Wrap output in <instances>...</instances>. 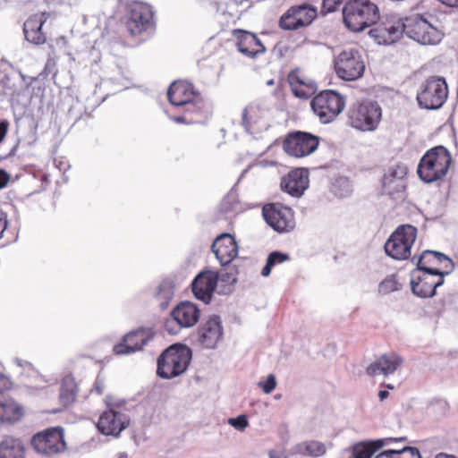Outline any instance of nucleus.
I'll return each mask as SVG.
<instances>
[{
	"label": "nucleus",
	"instance_id": "f257e3e1",
	"mask_svg": "<svg viewBox=\"0 0 458 458\" xmlns=\"http://www.w3.org/2000/svg\"><path fill=\"white\" fill-rule=\"evenodd\" d=\"M406 36L423 46H435L444 38L442 22L429 13L405 17Z\"/></svg>",
	"mask_w": 458,
	"mask_h": 458
},
{
	"label": "nucleus",
	"instance_id": "f03ea898",
	"mask_svg": "<svg viewBox=\"0 0 458 458\" xmlns=\"http://www.w3.org/2000/svg\"><path fill=\"white\" fill-rule=\"evenodd\" d=\"M344 25L353 32H360L379 19L377 4L369 0H350L343 8Z\"/></svg>",
	"mask_w": 458,
	"mask_h": 458
},
{
	"label": "nucleus",
	"instance_id": "7ed1b4c3",
	"mask_svg": "<svg viewBox=\"0 0 458 458\" xmlns=\"http://www.w3.org/2000/svg\"><path fill=\"white\" fill-rule=\"evenodd\" d=\"M451 161V155L444 146L432 148L420 158L418 175L426 183L442 180L447 174Z\"/></svg>",
	"mask_w": 458,
	"mask_h": 458
},
{
	"label": "nucleus",
	"instance_id": "20e7f679",
	"mask_svg": "<svg viewBox=\"0 0 458 458\" xmlns=\"http://www.w3.org/2000/svg\"><path fill=\"white\" fill-rule=\"evenodd\" d=\"M106 403L107 408L99 416L97 428L103 435L117 437L130 424V417L124 408L125 401L108 396Z\"/></svg>",
	"mask_w": 458,
	"mask_h": 458
},
{
	"label": "nucleus",
	"instance_id": "39448f33",
	"mask_svg": "<svg viewBox=\"0 0 458 458\" xmlns=\"http://www.w3.org/2000/svg\"><path fill=\"white\" fill-rule=\"evenodd\" d=\"M191 360V351L184 345H172L157 360V375L171 379L184 373Z\"/></svg>",
	"mask_w": 458,
	"mask_h": 458
},
{
	"label": "nucleus",
	"instance_id": "423d86ee",
	"mask_svg": "<svg viewBox=\"0 0 458 458\" xmlns=\"http://www.w3.org/2000/svg\"><path fill=\"white\" fill-rule=\"evenodd\" d=\"M242 124L246 132L255 139H262L271 127V110L265 100H256L247 106L242 114Z\"/></svg>",
	"mask_w": 458,
	"mask_h": 458
},
{
	"label": "nucleus",
	"instance_id": "0eeeda50",
	"mask_svg": "<svg viewBox=\"0 0 458 458\" xmlns=\"http://www.w3.org/2000/svg\"><path fill=\"white\" fill-rule=\"evenodd\" d=\"M382 117V110L377 102L363 101L353 105L349 111L352 127L361 131H375Z\"/></svg>",
	"mask_w": 458,
	"mask_h": 458
},
{
	"label": "nucleus",
	"instance_id": "6e6552de",
	"mask_svg": "<svg viewBox=\"0 0 458 458\" xmlns=\"http://www.w3.org/2000/svg\"><path fill=\"white\" fill-rule=\"evenodd\" d=\"M447 95L445 80L441 77H430L421 84L417 93V101L421 108L435 110L444 105Z\"/></svg>",
	"mask_w": 458,
	"mask_h": 458
},
{
	"label": "nucleus",
	"instance_id": "1a4fd4ad",
	"mask_svg": "<svg viewBox=\"0 0 458 458\" xmlns=\"http://www.w3.org/2000/svg\"><path fill=\"white\" fill-rule=\"evenodd\" d=\"M416 237L417 228L413 225L398 226L385 243L386 253L394 259H407Z\"/></svg>",
	"mask_w": 458,
	"mask_h": 458
},
{
	"label": "nucleus",
	"instance_id": "9d476101",
	"mask_svg": "<svg viewBox=\"0 0 458 458\" xmlns=\"http://www.w3.org/2000/svg\"><path fill=\"white\" fill-rule=\"evenodd\" d=\"M310 106L322 123H329L344 110L345 103L337 92L325 90L311 100Z\"/></svg>",
	"mask_w": 458,
	"mask_h": 458
},
{
	"label": "nucleus",
	"instance_id": "9b49d317",
	"mask_svg": "<svg viewBox=\"0 0 458 458\" xmlns=\"http://www.w3.org/2000/svg\"><path fill=\"white\" fill-rule=\"evenodd\" d=\"M335 71L344 81H355L360 78L365 71V63L358 49L343 50L335 59Z\"/></svg>",
	"mask_w": 458,
	"mask_h": 458
},
{
	"label": "nucleus",
	"instance_id": "f8f14e48",
	"mask_svg": "<svg viewBox=\"0 0 458 458\" xmlns=\"http://www.w3.org/2000/svg\"><path fill=\"white\" fill-rule=\"evenodd\" d=\"M199 316V309L195 303L182 301L172 310L171 318L165 321V327L169 334L175 335L181 328L193 327Z\"/></svg>",
	"mask_w": 458,
	"mask_h": 458
},
{
	"label": "nucleus",
	"instance_id": "ddd939ff",
	"mask_svg": "<svg viewBox=\"0 0 458 458\" xmlns=\"http://www.w3.org/2000/svg\"><path fill=\"white\" fill-rule=\"evenodd\" d=\"M152 7L142 2H132L127 7L126 26L131 35H139L153 26Z\"/></svg>",
	"mask_w": 458,
	"mask_h": 458
},
{
	"label": "nucleus",
	"instance_id": "4468645a",
	"mask_svg": "<svg viewBox=\"0 0 458 458\" xmlns=\"http://www.w3.org/2000/svg\"><path fill=\"white\" fill-rule=\"evenodd\" d=\"M446 275L442 270H430V272L414 270L411 278V291L421 298L433 297L437 288L444 284V277Z\"/></svg>",
	"mask_w": 458,
	"mask_h": 458
},
{
	"label": "nucleus",
	"instance_id": "2eb2a0df",
	"mask_svg": "<svg viewBox=\"0 0 458 458\" xmlns=\"http://www.w3.org/2000/svg\"><path fill=\"white\" fill-rule=\"evenodd\" d=\"M169 102L174 106L186 108L198 106L199 109L207 107L204 101L194 90L192 84L178 81L173 82L167 91Z\"/></svg>",
	"mask_w": 458,
	"mask_h": 458
},
{
	"label": "nucleus",
	"instance_id": "dca6fc26",
	"mask_svg": "<svg viewBox=\"0 0 458 458\" xmlns=\"http://www.w3.org/2000/svg\"><path fill=\"white\" fill-rule=\"evenodd\" d=\"M262 215L266 222L278 233H287L295 227L293 209L281 203L266 205L262 209Z\"/></svg>",
	"mask_w": 458,
	"mask_h": 458
},
{
	"label": "nucleus",
	"instance_id": "f3484780",
	"mask_svg": "<svg viewBox=\"0 0 458 458\" xmlns=\"http://www.w3.org/2000/svg\"><path fill=\"white\" fill-rule=\"evenodd\" d=\"M318 11L314 6L303 4L290 7L280 18L279 25L285 30H294L309 26L317 17Z\"/></svg>",
	"mask_w": 458,
	"mask_h": 458
},
{
	"label": "nucleus",
	"instance_id": "a211bd4d",
	"mask_svg": "<svg viewBox=\"0 0 458 458\" xmlns=\"http://www.w3.org/2000/svg\"><path fill=\"white\" fill-rule=\"evenodd\" d=\"M318 137L305 131L290 133L284 141V151L295 157H303L313 153L318 147Z\"/></svg>",
	"mask_w": 458,
	"mask_h": 458
},
{
	"label": "nucleus",
	"instance_id": "6ab92c4d",
	"mask_svg": "<svg viewBox=\"0 0 458 458\" xmlns=\"http://www.w3.org/2000/svg\"><path fill=\"white\" fill-rule=\"evenodd\" d=\"M31 445L38 453L47 455L60 453L65 448L63 430L55 428L38 433L32 437Z\"/></svg>",
	"mask_w": 458,
	"mask_h": 458
},
{
	"label": "nucleus",
	"instance_id": "aec40b11",
	"mask_svg": "<svg viewBox=\"0 0 458 458\" xmlns=\"http://www.w3.org/2000/svg\"><path fill=\"white\" fill-rule=\"evenodd\" d=\"M154 338V333L149 328H140L126 334L122 342L114 346L116 355H129L141 351Z\"/></svg>",
	"mask_w": 458,
	"mask_h": 458
},
{
	"label": "nucleus",
	"instance_id": "412c9836",
	"mask_svg": "<svg viewBox=\"0 0 458 458\" xmlns=\"http://www.w3.org/2000/svg\"><path fill=\"white\" fill-rule=\"evenodd\" d=\"M405 18L400 19L395 16L387 18L377 28L369 31L379 44L390 45L398 40L404 33L406 35Z\"/></svg>",
	"mask_w": 458,
	"mask_h": 458
},
{
	"label": "nucleus",
	"instance_id": "4be33fe9",
	"mask_svg": "<svg viewBox=\"0 0 458 458\" xmlns=\"http://www.w3.org/2000/svg\"><path fill=\"white\" fill-rule=\"evenodd\" d=\"M224 334L222 321L219 316H210L199 327L196 341L203 348L213 349L222 339Z\"/></svg>",
	"mask_w": 458,
	"mask_h": 458
},
{
	"label": "nucleus",
	"instance_id": "5701e85b",
	"mask_svg": "<svg viewBox=\"0 0 458 458\" xmlns=\"http://www.w3.org/2000/svg\"><path fill=\"white\" fill-rule=\"evenodd\" d=\"M217 282V273L210 270L200 272L191 283V290L194 296L204 303L208 304L212 300Z\"/></svg>",
	"mask_w": 458,
	"mask_h": 458
},
{
	"label": "nucleus",
	"instance_id": "b1692460",
	"mask_svg": "<svg viewBox=\"0 0 458 458\" xmlns=\"http://www.w3.org/2000/svg\"><path fill=\"white\" fill-rule=\"evenodd\" d=\"M454 269V263L446 255L433 250H424L417 261V268L423 272L430 270H442L443 273L450 274Z\"/></svg>",
	"mask_w": 458,
	"mask_h": 458
},
{
	"label": "nucleus",
	"instance_id": "393cba45",
	"mask_svg": "<svg viewBox=\"0 0 458 458\" xmlns=\"http://www.w3.org/2000/svg\"><path fill=\"white\" fill-rule=\"evenodd\" d=\"M215 253L221 266L230 264L238 255V245L230 233H222L217 236L212 244Z\"/></svg>",
	"mask_w": 458,
	"mask_h": 458
},
{
	"label": "nucleus",
	"instance_id": "a878e982",
	"mask_svg": "<svg viewBox=\"0 0 458 458\" xmlns=\"http://www.w3.org/2000/svg\"><path fill=\"white\" fill-rule=\"evenodd\" d=\"M233 35L236 38L235 45L238 51L249 58L253 59L266 51V47L261 41L251 32L234 30Z\"/></svg>",
	"mask_w": 458,
	"mask_h": 458
},
{
	"label": "nucleus",
	"instance_id": "bb28decb",
	"mask_svg": "<svg viewBox=\"0 0 458 458\" xmlns=\"http://www.w3.org/2000/svg\"><path fill=\"white\" fill-rule=\"evenodd\" d=\"M309 187L308 170L304 168L294 169L282 178L281 188L293 197H301Z\"/></svg>",
	"mask_w": 458,
	"mask_h": 458
},
{
	"label": "nucleus",
	"instance_id": "cd10ccee",
	"mask_svg": "<svg viewBox=\"0 0 458 458\" xmlns=\"http://www.w3.org/2000/svg\"><path fill=\"white\" fill-rule=\"evenodd\" d=\"M407 168L405 165H394L388 169L383 177L382 186L385 193L394 196L403 193L406 187Z\"/></svg>",
	"mask_w": 458,
	"mask_h": 458
},
{
	"label": "nucleus",
	"instance_id": "c85d7f7f",
	"mask_svg": "<svg viewBox=\"0 0 458 458\" xmlns=\"http://www.w3.org/2000/svg\"><path fill=\"white\" fill-rule=\"evenodd\" d=\"M403 363V359L395 352L381 355L367 368L368 375L371 377L394 373Z\"/></svg>",
	"mask_w": 458,
	"mask_h": 458
},
{
	"label": "nucleus",
	"instance_id": "c756f323",
	"mask_svg": "<svg viewBox=\"0 0 458 458\" xmlns=\"http://www.w3.org/2000/svg\"><path fill=\"white\" fill-rule=\"evenodd\" d=\"M47 17L46 13L35 14L29 18L23 25L25 38L33 44L39 45L46 42V36L42 32V26Z\"/></svg>",
	"mask_w": 458,
	"mask_h": 458
},
{
	"label": "nucleus",
	"instance_id": "7c9ffc66",
	"mask_svg": "<svg viewBox=\"0 0 458 458\" xmlns=\"http://www.w3.org/2000/svg\"><path fill=\"white\" fill-rule=\"evenodd\" d=\"M289 83L293 95L299 98H309L317 90L316 82L297 73H290Z\"/></svg>",
	"mask_w": 458,
	"mask_h": 458
},
{
	"label": "nucleus",
	"instance_id": "2f4dec72",
	"mask_svg": "<svg viewBox=\"0 0 458 458\" xmlns=\"http://www.w3.org/2000/svg\"><path fill=\"white\" fill-rule=\"evenodd\" d=\"M326 453V445L317 440L300 442L290 448V454L307 455L314 458L323 456Z\"/></svg>",
	"mask_w": 458,
	"mask_h": 458
},
{
	"label": "nucleus",
	"instance_id": "473e14b6",
	"mask_svg": "<svg viewBox=\"0 0 458 458\" xmlns=\"http://www.w3.org/2000/svg\"><path fill=\"white\" fill-rule=\"evenodd\" d=\"M25 448L22 442L12 437H5L0 443V458H24Z\"/></svg>",
	"mask_w": 458,
	"mask_h": 458
},
{
	"label": "nucleus",
	"instance_id": "72a5a7b5",
	"mask_svg": "<svg viewBox=\"0 0 458 458\" xmlns=\"http://www.w3.org/2000/svg\"><path fill=\"white\" fill-rule=\"evenodd\" d=\"M174 295V285L171 279L161 281L155 293V299L161 310H165Z\"/></svg>",
	"mask_w": 458,
	"mask_h": 458
},
{
	"label": "nucleus",
	"instance_id": "f704fd0d",
	"mask_svg": "<svg viewBox=\"0 0 458 458\" xmlns=\"http://www.w3.org/2000/svg\"><path fill=\"white\" fill-rule=\"evenodd\" d=\"M22 416L21 407L12 399L0 400V420L15 421Z\"/></svg>",
	"mask_w": 458,
	"mask_h": 458
},
{
	"label": "nucleus",
	"instance_id": "c9c22d12",
	"mask_svg": "<svg viewBox=\"0 0 458 458\" xmlns=\"http://www.w3.org/2000/svg\"><path fill=\"white\" fill-rule=\"evenodd\" d=\"M76 397V385L72 377H64L60 388V401L67 406L71 404Z\"/></svg>",
	"mask_w": 458,
	"mask_h": 458
},
{
	"label": "nucleus",
	"instance_id": "e433bc0d",
	"mask_svg": "<svg viewBox=\"0 0 458 458\" xmlns=\"http://www.w3.org/2000/svg\"><path fill=\"white\" fill-rule=\"evenodd\" d=\"M289 259V255L280 251L271 252L267 259V263L261 270V276L267 277L270 275L272 268L278 264H282Z\"/></svg>",
	"mask_w": 458,
	"mask_h": 458
},
{
	"label": "nucleus",
	"instance_id": "4c0bfd02",
	"mask_svg": "<svg viewBox=\"0 0 458 458\" xmlns=\"http://www.w3.org/2000/svg\"><path fill=\"white\" fill-rule=\"evenodd\" d=\"M401 284L397 281L394 275L386 276L378 284V293L382 295H386L391 293L399 291L401 289Z\"/></svg>",
	"mask_w": 458,
	"mask_h": 458
},
{
	"label": "nucleus",
	"instance_id": "58836bf2",
	"mask_svg": "<svg viewBox=\"0 0 458 458\" xmlns=\"http://www.w3.org/2000/svg\"><path fill=\"white\" fill-rule=\"evenodd\" d=\"M372 455L373 453L364 442L358 443L352 447V458H371Z\"/></svg>",
	"mask_w": 458,
	"mask_h": 458
},
{
	"label": "nucleus",
	"instance_id": "ea45409f",
	"mask_svg": "<svg viewBox=\"0 0 458 458\" xmlns=\"http://www.w3.org/2000/svg\"><path fill=\"white\" fill-rule=\"evenodd\" d=\"M228 424L237 430L242 431L249 426L246 415L242 414L236 418H229Z\"/></svg>",
	"mask_w": 458,
	"mask_h": 458
},
{
	"label": "nucleus",
	"instance_id": "a19ab883",
	"mask_svg": "<svg viewBox=\"0 0 458 458\" xmlns=\"http://www.w3.org/2000/svg\"><path fill=\"white\" fill-rule=\"evenodd\" d=\"M393 440L392 437L380 438L376 440L365 441L364 444L368 445L373 454L383 446L388 445Z\"/></svg>",
	"mask_w": 458,
	"mask_h": 458
},
{
	"label": "nucleus",
	"instance_id": "79ce46f5",
	"mask_svg": "<svg viewBox=\"0 0 458 458\" xmlns=\"http://www.w3.org/2000/svg\"><path fill=\"white\" fill-rule=\"evenodd\" d=\"M342 4V0H323L321 13L323 14L335 12Z\"/></svg>",
	"mask_w": 458,
	"mask_h": 458
},
{
	"label": "nucleus",
	"instance_id": "37998d69",
	"mask_svg": "<svg viewBox=\"0 0 458 458\" xmlns=\"http://www.w3.org/2000/svg\"><path fill=\"white\" fill-rule=\"evenodd\" d=\"M264 393L270 394L276 386V377L273 374L267 376L266 381L259 382Z\"/></svg>",
	"mask_w": 458,
	"mask_h": 458
},
{
	"label": "nucleus",
	"instance_id": "c03bdc74",
	"mask_svg": "<svg viewBox=\"0 0 458 458\" xmlns=\"http://www.w3.org/2000/svg\"><path fill=\"white\" fill-rule=\"evenodd\" d=\"M206 105H207V107H204L201 109H199L198 106L190 107V109L186 108L185 106H182V107H183V110L185 113L196 114L197 115H199L200 117L208 118V115L210 114V105L208 102H206Z\"/></svg>",
	"mask_w": 458,
	"mask_h": 458
},
{
	"label": "nucleus",
	"instance_id": "a18cd8bd",
	"mask_svg": "<svg viewBox=\"0 0 458 458\" xmlns=\"http://www.w3.org/2000/svg\"><path fill=\"white\" fill-rule=\"evenodd\" d=\"M387 451H393L394 456L396 454H410L412 458H419V456L420 455V453L418 450V448L411 447V446H406V447H403L399 450L388 449Z\"/></svg>",
	"mask_w": 458,
	"mask_h": 458
},
{
	"label": "nucleus",
	"instance_id": "49530a36",
	"mask_svg": "<svg viewBox=\"0 0 458 458\" xmlns=\"http://www.w3.org/2000/svg\"><path fill=\"white\" fill-rule=\"evenodd\" d=\"M7 215L0 210V239L3 238L4 233L7 228Z\"/></svg>",
	"mask_w": 458,
	"mask_h": 458
},
{
	"label": "nucleus",
	"instance_id": "de8ad7c7",
	"mask_svg": "<svg viewBox=\"0 0 458 458\" xmlns=\"http://www.w3.org/2000/svg\"><path fill=\"white\" fill-rule=\"evenodd\" d=\"M293 454H290V449L287 452H281L277 450H270L268 452L269 458H290Z\"/></svg>",
	"mask_w": 458,
	"mask_h": 458
},
{
	"label": "nucleus",
	"instance_id": "09e8293b",
	"mask_svg": "<svg viewBox=\"0 0 458 458\" xmlns=\"http://www.w3.org/2000/svg\"><path fill=\"white\" fill-rule=\"evenodd\" d=\"M9 179V174L4 170L0 169V189L6 186Z\"/></svg>",
	"mask_w": 458,
	"mask_h": 458
},
{
	"label": "nucleus",
	"instance_id": "8fccbe9b",
	"mask_svg": "<svg viewBox=\"0 0 458 458\" xmlns=\"http://www.w3.org/2000/svg\"><path fill=\"white\" fill-rule=\"evenodd\" d=\"M8 122L4 120L0 122V142L4 140L8 130Z\"/></svg>",
	"mask_w": 458,
	"mask_h": 458
},
{
	"label": "nucleus",
	"instance_id": "3c124183",
	"mask_svg": "<svg viewBox=\"0 0 458 458\" xmlns=\"http://www.w3.org/2000/svg\"><path fill=\"white\" fill-rule=\"evenodd\" d=\"M13 362L18 366V367H21V368H24V369H30L32 367V364L27 360H24L22 359H20V358H15L13 360Z\"/></svg>",
	"mask_w": 458,
	"mask_h": 458
},
{
	"label": "nucleus",
	"instance_id": "603ef678",
	"mask_svg": "<svg viewBox=\"0 0 458 458\" xmlns=\"http://www.w3.org/2000/svg\"><path fill=\"white\" fill-rule=\"evenodd\" d=\"M8 378L4 374L0 373V392L6 389L8 387Z\"/></svg>",
	"mask_w": 458,
	"mask_h": 458
},
{
	"label": "nucleus",
	"instance_id": "864d4df0",
	"mask_svg": "<svg viewBox=\"0 0 458 458\" xmlns=\"http://www.w3.org/2000/svg\"><path fill=\"white\" fill-rule=\"evenodd\" d=\"M375 458H394V452L385 450L376 455Z\"/></svg>",
	"mask_w": 458,
	"mask_h": 458
},
{
	"label": "nucleus",
	"instance_id": "5fc2aeb1",
	"mask_svg": "<svg viewBox=\"0 0 458 458\" xmlns=\"http://www.w3.org/2000/svg\"><path fill=\"white\" fill-rule=\"evenodd\" d=\"M172 119L174 122H176L177 123H182L187 122V118L184 115L174 116V117H172Z\"/></svg>",
	"mask_w": 458,
	"mask_h": 458
},
{
	"label": "nucleus",
	"instance_id": "6e6d98bb",
	"mask_svg": "<svg viewBox=\"0 0 458 458\" xmlns=\"http://www.w3.org/2000/svg\"><path fill=\"white\" fill-rule=\"evenodd\" d=\"M388 395H389V393L386 390H380L378 393V398L380 399V401H384L385 399H386L388 397Z\"/></svg>",
	"mask_w": 458,
	"mask_h": 458
},
{
	"label": "nucleus",
	"instance_id": "4d7b16f0",
	"mask_svg": "<svg viewBox=\"0 0 458 458\" xmlns=\"http://www.w3.org/2000/svg\"><path fill=\"white\" fill-rule=\"evenodd\" d=\"M436 458H457L456 456L454 455H451V454H444V453H440L438 454Z\"/></svg>",
	"mask_w": 458,
	"mask_h": 458
},
{
	"label": "nucleus",
	"instance_id": "13d9d810",
	"mask_svg": "<svg viewBox=\"0 0 458 458\" xmlns=\"http://www.w3.org/2000/svg\"><path fill=\"white\" fill-rule=\"evenodd\" d=\"M95 390L99 394H101L104 391L103 386H101L98 382H96Z\"/></svg>",
	"mask_w": 458,
	"mask_h": 458
},
{
	"label": "nucleus",
	"instance_id": "bf43d9fd",
	"mask_svg": "<svg viewBox=\"0 0 458 458\" xmlns=\"http://www.w3.org/2000/svg\"><path fill=\"white\" fill-rule=\"evenodd\" d=\"M393 440L392 442H403V441H406V437H392Z\"/></svg>",
	"mask_w": 458,
	"mask_h": 458
},
{
	"label": "nucleus",
	"instance_id": "052dcab7",
	"mask_svg": "<svg viewBox=\"0 0 458 458\" xmlns=\"http://www.w3.org/2000/svg\"><path fill=\"white\" fill-rule=\"evenodd\" d=\"M338 182L343 183V184H346L347 186H349L348 181L345 178H341Z\"/></svg>",
	"mask_w": 458,
	"mask_h": 458
},
{
	"label": "nucleus",
	"instance_id": "680f3d73",
	"mask_svg": "<svg viewBox=\"0 0 458 458\" xmlns=\"http://www.w3.org/2000/svg\"><path fill=\"white\" fill-rule=\"evenodd\" d=\"M117 458H129L127 454L125 453H120L118 455H117Z\"/></svg>",
	"mask_w": 458,
	"mask_h": 458
},
{
	"label": "nucleus",
	"instance_id": "e2e57ef3",
	"mask_svg": "<svg viewBox=\"0 0 458 458\" xmlns=\"http://www.w3.org/2000/svg\"><path fill=\"white\" fill-rule=\"evenodd\" d=\"M247 171H248V169L243 170V172L242 173V175H241V176H243V175H244V174H245Z\"/></svg>",
	"mask_w": 458,
	"mask_h": 458
},
{
	"label": "nucleus",
	"instance_id": "0e129e2a",
	"mask_svg": "<svg viewBox=\"0 0 458 458\" xmlns=\"http://www.w3.org/2000/svg\"><path fill=\"white\" fill-rule=\"evenodd\" d=\"M267 84H268V85H272V84H273V81H269L267 82Z\"/></svg>",
	"mask_w": 458,
	"mask_h": 458
},
{
	"label": "nucleus",
	"instance_id": "69168bd1",
	"mask_svg": "<svg viewBox=\"0 0 458 458\" xmlns=\"http://www.w3.org/2000/svg\"><path fill=\"white\" fill-rule=\"evenodd\" d=\"M387 387H388V388H391V389H393V388H394V387H393L392 386H390V385H388V386H387Z\"/></svg>",
	"mask_w": 458,
	"mask_h": 458
}]
</instances>
